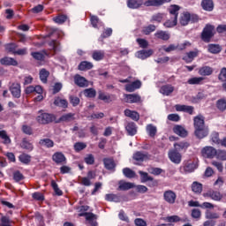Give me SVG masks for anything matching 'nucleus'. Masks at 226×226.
<instances>
[{
    "instance_id": "3",
    "label": "nucleus",
    "mask_w": 226,
    "mask_h": 226,
    "mask_svg": "<svg viewBox=\"0 0 226 226\" xmlns=\"http://www.w3.org/2000/svg\"><path fill=\"white\" fill-rule=\"evenodd\" d=\"M197 16H192L190 12H184L180 15L179 23L181 26H188L190 22H197Z\"/></svg>"
},
{
    "instance_id": "59",
    "label": "nucleus",
    "mask_w": 226,
    "mask_h": 226,
    "mask_svg": "<svg viewBox=\"0 0 226 226\" xmlns=\"http://www.w3.org/2000/svg\"><path fill=\"white\" fill-rule=\"evenodd\" d=\"M215 158H217V160L225 161L226 160V151L225 150H217Z\"/></svg>"
},
{
    "instance_id": "32",
    "label": "nucleus",
    "mask_w": 226,
    "mask_h": 226,
    "mask_svg": "<svg viewBox=\"0 0 226 226\" xmlns=\"http://www.w3.org/2000/svg\"><path fill=\"white\" fill-rule=\"evenodd\" d=\"M92 68L93 63L87 61L81 62L78 66V70H79L80 72H86V70H91Z\"/></svg>"
},
{
    "instance_id": "22",
    "label": "nucleus",
    "mask_w": 226,
    "mask_h": 226,
    "mask_svg": "<svg viewBox=\"0 0 226 226\" xmlns=\"http://www.w3.org/2000/svg\"><path fill=\"white\" fill-rule=\"evenodd\" d=\"M154 51H153V49H142L139 50L136 53V56L139 59H147V57H151V55L154 54Z\"/></svg>"
},
{
    "instance_id": "57",
    "label": "nucleus",
    "mask_w": 226,
    "mask_h": 226,
    "mask_svg": "<svg viewBox=\"0 0 226 226\" xmlns=\"http://www.w3.org/2000/svg\"><path fill=\"white\" fill-rule=\"evenodd\" d=\"M162 20H163V14L156 13L152 16L150 22H162Z\"/></svg>"
},
{
    "instance_id": "38",
    "label": "nucleus",
    "mask_w": 226,
    "mask_h": 226,
    "mask_svg": "<svg viewBox=\"0 0 226 226\" xmlns=\"http://www.w3.org/2000/svg\"><path fill=\"white\" fill-rule=\"evenodd\" d=\"M208 52L211 54H220V52H222V47L218 44H209Z\"/></svg>"
},
{
    "instance_id": "1",
    "label": "nucleus",
    "mask_w": 226,
    "mask_h": 226,
    "mask_svg": "<svg viewBox=\"0 0 226 226\" xmlns=\"http://www.w3.org/2000/svg\"><path fill=\"white\" fill-rule=\"evenodd\" d=\"M179 10H181L179 5H170L169 7L170 19L164 22L163 26L165 27H174V26H177V15H179Z\"/></svg>"
},
{
    "instance_id": "17",
    "label": "nucleus",
    "mask_w": 226,
    "mask_h": 226,
    "mask_svg": "<svg viewBox=\"0 0 226 226\" xmlns=\"http://www.w3.org/2000/svg\"><path fill=\"white\" fill-rule=\"evenodd\" d=\"M199 56L198 49H195L193 51H189L185 53V55L183 56V60L185 61V63H192L195 57Z\"/></svg>"
},
{
    "instance_id": "46",
    "label": "nucleus",
    "mask_w": 226,
    "mask_h": 226,
    "mask_svg": "<svg viewBox=\"0 0 226 226\" xmlns=\"http://www.w3.org/2000/svg\"><path fill=\"white\" fill-rule=\"evenodd\" d=\"M139 176H141V183H147V181H153V177L149 176L147 172L139 171Z\"/></svg>"
},
{
    "instance_id": "36",
    "label": "nucleus",
    "mask_w": 226,
    "mask_h": 226,
    "mask_svg": "<svg viewBox=\"0 0 226 226\" xmlns=\"http://www.w3.org/2000/svg\"><path fill=\"white\" fill-rule=\"evenodd\" d=\"M205 218H207V220H218V218H220V214L207 210L205 213Z\"/></svg>"
},
{
    "instance_id": "21",
    "label": "nucleus",
    "mask_w": 226,
    "mask_h": 226,
    "mask_svg": "<svg viewBox=\"0 0 226 226\" xmlns=\"http://www.w3.org/2000/svg\"><path fill=\"white\" fill-rule=\"evenodd\" d=\"M190 147V143L186 141H180L174 143V150L175 151H186Z\"/></svg>"
},
{
    "instance_id": "23",
    "label": "nucleus",
    "mask_w": 226,
    "mask_h": 226,
    "mask_svg": "<svg viewBox=\"0 0 226 226\" xmlns=\"http://www.w3.org/2000/svg\"><path fill=\"white\" fill-rule=\"evenodd\" d=\"M160 93L164 96H170L174 93V87L172 85H164L160 88Z\"/></svg>"
},
{
    "instance_id": "56",
    "label": "nucleus",
    "mask_w": 226,
    "mask_h": 226,
    "mask_svg": "<svg viewBox=\"0 0 226 226\" xmlns=\"http://www.w3.org/2000/svg\"><path fill=\"white\" fill-rule=\"evenodd\" d=\"M31 56L34 57V59H36L37 61H43L45 58V55L41 52H32Z\"/></svg>"
},
{
    "instance_id": "16",
    "label": "nucleus",
    "mask_w": 226,
    "mask_h": 226,
    "mask_svg": "<svg viewBox=\"0 0 226 226\" xmlns=\"http://www.w3.org/2000/svg\"><path fill=\"white\" fill-rule=\"evenodd\" d=\"M154 36L157 40H162L163 41H169V40H170V34L163 30L157 31Z\"/></svg>"
},
{
    "instance_id": "29",
    "label": "nucleus",
    "mask_w": 226,
    "mask_h": 226,
    "mask_svg": "<svg viewBox=\"0 0 226 226\" xmlns=\"http://www.w3.org/2000/svg\"><path fill=\"white\" fill-rule=\"evenodd\" d=\"M133 160L136 162H146V160H149V155L146 153L137 152L133 155Z\"/></svg>"
},
{
    "instance_id": "18",
    "label": "nucleus",
    "mask_w": 226,
    "mask_h": 226,
    "mask_svg": "<svg viewBox=\"0 0 226 226\" xmlns=\"http://www.w3.org/2000/svg\"><path fill=\"white\" fill-rule=\"evenodd\" d=\"M135 187V184L130 182H124L120 180L118 182V190L122 192H126V190H132V188Z\"/></svg>"
},
{
    "instance_id": "50",
    "label": "nucleus",
    "mask_w": 226,
    "mask_h": 226,
    "mask_svg": "<svg viewBox=\"0 0 226 226\" xmlns=\"http://www.w3.org/2000/svg\"><path fill=\"white\" fill-rule=\"evenodd\" d=\"M192 188V192H194V193H201L202 192V184H199L198 182H193Z\"/></svg>"
},
{
    "instance_id": "62",
    "label": "nucleus",
    "mask_w": 226,
    "mask_h": 226,
    "mask_svg": "<svg viewBox=\"0 0 226 226\" xmlns=\"http://www.w3.org/2000/svg\"><path fill=\"white\" fill-rule=\"evenodd\" d=\"M19 161L21 162V163H29V162H31V156L26 154H20L19 155Z\"/></svg>"
},
{
    "instance_id": "53",
    "label": "nucleus",
    "mask_w": 226,
    "mask_h": 226,
    "mask_svg": "<svg viewBox=\"0 0 226 226\" xmlns=\"http://www.w3.org/2000/svg\"><path fill=\"white\" fill-rule=\"evenodd\" d=\"M105 199L109 202H119V196L116 194H106Z\"/></svg>"
},
{
    "instance_id": "14",
    "label": "nucleus",
    "mask_w": 226,
    "mask_h": 226,
    "mask_svg": "<svg viewBox=\"0 0 226 226\" xmlns=\"http://www.w3.org/2000/svg\"><path fill=\"white\" fill-rule=\"evenodd\" d=\"M127 6L131 10H139L144 6V0H128Z\"/></svg>"
},
{
    "instance_id": "2",
    "label": "nucleus",
    "mask_w": 226,
    "mask_h": 226,
    "mask_svg": "<svg viewBox=\"0 0 226 226\" xmlns=\"http://www.w3.org/2000/svg\"><path fill=\"white\" fill-rule=\"evenodd\" d=\"M215 36V26L207 25L201 34L203 41H209Z\"/></svg>"
},
{
    "instance_id": "43",
    "label": "nucleus",
    "mask_w": 226,
    "mask_h": 226,
    "mask_svg": "<svg viewBox=\"0 0 226 226\" xmlns=\"http://www.w3.org/2000/svg\"><path fill=\"white\" fill-rule=\"evenodd\" d=\"M49 75H50L49 71H47L45 69L41 70L40 79L43 84H47V79H49Z\"/></svg>"
},
{
    "instance_id": "30",
    "label": "nucleus",
    "mask_w": 226,
    "mask_h": 226,
    "mask_svg": "<svg viewBox=\"0 0 226 226\" xmlns=\"http://www.w3.org/2000/svg\"><path fill=\"white\" fill-rule=\"evenodd\" d=\"M124 116H126V117H130L133 121H139V119L140 118V116L139 115V113H137V111H132L131 109H125Z\"/></svg>"
},
{
    "instance_id": "58",
    "label": "nucleus",
    "mask_w": 226,
    "mask_h": 226,
    "mask_svg": "<svg viewBox=\"0 0 226 226\" xmlns=\"http://www.w3.org/2000/svg\"><path fill=\"white\" fill-rule=\"evenodd\" d=\"M70 103H72V107H77L80 103V99L75 95H71L69 97Z\"/></svg>"
},
{
    "instance_id": "52",
    "label": "nucleus",
    "mask_w": 226,
    "mask_h": 226,
    "mask_svg": "<svg viewBox=\"0 0 226 226\" xmlns=\"http://www.w3.org/2000/svg\"><path fill=\"white\" fill-rule=\"evenodd\" d=\"M87 147V145L84 142H77L74 144V150L79 153V151H83V149H86Z\"/></svg>"
},
{
    "instance_id": "31",
    "label": "nucleus",
    "mask_w": 226,
    "mask_h": 226,
    "mask_svg": "<svg viewBox=\"0 0 226 226\" xmlns=\"http://www.w3.org/2000/svg\"><path fill=\"white\" fill-rule=\"evenodd\" d=\"M174 133H176L177 135H179V137H186V135H188V132H186L185 129H184L183 126L181 125H176L173 128Z\"/></svg>"
},
{
    "instance_id": "4",
    "label": "nucleus",
    "mask_w": 226,
    "mask_h": 226,
    "mask_svg": "<svg viewBox=\"0 0 226 226\" xmlns=\"http://www.w3.org/2000/svg\"><path fill=\"white\" fill-rule=\"evenodd\" d=\"M168 157L170 158V162H172V163H175V165H179L183 160V155L181 153L175 149H171L168 152Z\"/></svg>"
},
{
    "instance_id": "13",
    "label": "nucleus",
    "mask_w": 226,
    "mask_h": 226,
    "mask_svg": "<svg viewBox=\"0 0 226 226\" xmlns=\"http://www.w3.org/2000/svg\"><path fill=\"white\" fill-rule=\"evenodd\" d=\"M79 216H86V220H87L90 226L98 225V222H96V215L93 213H81L79 214Z\"/></svg>"
},
{
    "instance_id": "27",
    "label": "nucleus",
    "mask_w": 226,
    "mask_h": 226,
    "mask_svg": "<svg viewBox=\"0 0 226 226\" xmlns=\"http://www.w3.org/2000/svg\"><path fill=\"white\" fill-rule=\"evenodd\" d=\"M193 121L195 130L206 127V125L204 124V117H202V115L195 117Z\"/></svg>"
},
{
    "instance_id": "11",
    "label": "nucleus",
    "mask_w": 226,
    "mask_h": 226,
    "mask_svg": "<svg viewBox=\"0 0 226 226\" xmlns=\"http://www.w3.org/2000/svg\"><path fill=\"white\" fill-rule=\"evenodd\" d=\"M9 89L13 98H20L22 90L20 89L19 83H12Z\"/></svg>"
},
{
    "instance_id": "24",
    "label": "nucleus",
    "mask_w": 226,
    "mask_h": 226,
    "mask_svg": "<svg viewBox=\"0 0 226 226\" xmlns=\"http://www.w3.org/2000/svg\"><path fill=\"white\" fill-rule=\"evenodd\" d=\"M0 63L1 64H4L5 66H17L19 64V62H17V60L9 56H5L0 59Z\"/></svg>"
},
{
    "instance_id": "25",
    "label": "nucleus",
    "mask_w": 226,
    "mask_h": 226,
    "mask_svg": "<svg viewBox=\"0 0 226 226\" xmlns=\"http://www.w3.org/2000/svg\"><path fill=\"white\" fill-rule=\"evenodd\" d=\"M213 67L205 65L202 66L199 69V73L202 76V77H209V75H213Z\"/></svg>"
},
{
    "instance_id": "34",
    "label": "nucleus",
    "mask_w": 226,
    "mask_h": 226,
    "mask_svg": "<svg viewBox=\"0 0 226 226\" xmlns=\"http://www.w3.org/2000/svg\"><path fill=\"white\" fill-rule=\"evenodd\" d=\"M160 51L164 50V52H174V50H179L178 44H170L168 47L163 45L160 48Z\"/></svg>"
},
{
    "instance_id": "7",
    "label": "nucleus",
    "mask_w": 226,
    "mask_h": 226,
    "mask_svg": "<svg viewBox=\"0 0 226 226\" xmlns=\"http://www.w3.org/2000/svg\"><path fill=\"white\" fill-rule=\"evenodd\" d=\"M217 150L213 147H205L201 150V154L204 158L213 159L216 156Z\"/></svg>"
},
{
    "instance_id": "41",
    "label": "nucleus",
    "mask_w": 226,
    "mask_h": 226,
    "mask_svg": "<svg viewBox=\"0 0 226 226\" xmlns=\"http://www.w3.org/2000/svg\"><path fill=\"white\" fill-rule=\"evenodd\" d=\"M54 104L56 105V107H62L63 109H66V107H68V101L61 98H56L54 101Z\"/></svg>"
},
{
    "instance_id": "8",
    "label": "nucleus",
    "mask_w": 226,
    "mask_h": 226,
    "mask_svg": "<svg viewBox=\"0 0 226 226\" xmlns=\"http://www.w3.org/2000/svg\"><path fill=\"white\" fill-rule=\"evenodd\" d=\"M177 198V195H176V192L172 190L165 191L163 193V199L165 202H168V204H176Z\"/></svg>"
},
{
    "instance_id": "33",
    "label": "nucleus",
    "mask_w": 226,
    "mask_h": 226,
    "mask_svg": "<svg viewBox=\"0 0 226 226\" xmlns=\"http://www.w3.org/2000/svg\"><path fill=\"white\" fill-rule=\"evenodd\" d=\"M146 130L149 137H154L158 132V129L156 128V126L153 125V124H147Z\"/></svg>"
},
{
    "instance_id": "64",
    "label": "nucleus",
    "mask_w": 226,
    "mask_h": 226,
    "mask_svg": "<svg viewBox=\"0 0 226 226\" xmlns=\"http://www.w3.org/2000/svg\"><path fill=\"white\" fill-rule=\"evenodd\" d=\"M13 223L11 220H10L7 216H3L1 218V226H10Z\"/></svg>"
},
{
    "instance_id": "26",
    "label": "nucleus",
    "mask_w": 226,
    "mask_h": 226,
    "mask_svg": "<svg viewBox=\"0 0 226 226\" xmlns=\"http://www.w3.org/2000/svg\"><path fill=\"white\" fill-rule=\"evenodd\" d=\"M177 112H187L188 114H193V107L192 106H186V105H180L177 104L175 106Z\"/></svg>"
},
{
    "instance_id": "9",
    "label": "nucleus",
    "mask_w": 226,
    "mask_h": 226,
    "mask_svg": "<svg viewBox=\"0 0 226 226\" xmlns=\"http://www.w3.org/2000/svg\"><path fill=\"white\" fill-rule=\"evenodd\" d=\"M52 160L57 165H64V163H66V156H64V154L62 152H56L52 155Z\"/></svg>"
},
{
    "instance_id": "42",
    "label": "nucleus",
    "mask_w": 226,
    "mask_h": 226,
    "mask_svg": "<svg viewBox=\"0 0 226 226\" xmlns=\"http://www.w3.org/2000/svg\"><path fill=\"white\" fill-rule=\"evenodd\" d=\"M39 144L44 147H54V141L50 139H41Z\"/></svg>"
},
{
    "instance_id": "15",
    "label": "nucleus",
    "mask_w": 226,
    "mask_h": 226,
    "mask_svg": "<svg viewBox=\"0 0 226 226\" xmlns=\"http://www.w3.org/2000/svg\"><path fill=\"white\" fill-rule=\"evenodd\" d=\"M74 84L79 86V87H87V86H89L87 79L79 74L74 77Z\"/></svg>"
},
{
    "instance_id": "61",
    "label": "nucleus",
    "mask_w": 226,
    "mask_h": 226,
    "mask_svg": "<svg viewBox=\"0 0 226 226\" xmlns=\"http://www.w3.org/2000/svg\"><path fill=\"white\" fill-rule=\"evenodd\" d=\"M218 79L221 80V82H226V68L225 67L221 69L220 73L218 75Z\"/></svg>"
},
{
    "instance_id": "19",
    "label": "nucleus",
    "mask_w": 226,
    "mask_h": 226,
    "mask_svg": "<svg viewBox=\"0 0 226 226\" xmlns=\"http://www.w3.org/2000/svg\"><path fill=\"white\" fill-rule=\"evenodd\" d=\"M137 124L133 122H129L125 125V130L131 137H133V135H137Z\"/></svg>"
},
{
    "instance_id": "45",
    "label": "nucleus",
    "mask_w": 226,
    "mask_h": 226,
    "mask_svg": "<svg viewBox=\"0 0 226 226\" xmlns=\"http://www.w3.org/2000/svg\"><path fill=\"white\" fill-rule=\"evenodd\" d=\"M123 174L125 176V177H128L129 179H132L137 176L135 174V171L132 170L130 168H125L123 170Z\"/></svg>"
},
{
    "instance_id": "20",
    "label": "nucleus",
    "mask_w": 226,
    "mask_h": 226,
    "mask_svg": "<svg viewBox=\"0 0 226 226\" xmlns=\"http://www.w3.org/2000/svg\"><path fill=\"white\" fill-rule=\"evenodd\" d=\"M194 133L198 139H204L205 137H207V135H209V129L207 127L195 129Z\"/></svg>"
},
{
    "instance_id": "35",
    "label": "nucleus",
    "mask_w": 226,
    "mask_h": 226,
    "mask_svg": "<svg viewBox=\"0 0 226 226\" xmlns=\"http://www.w3.org/2000/svg\"><path fill=\"white\" fill-rule=\"evenodd\" d=\"M143 6H146L147 8H148L149 6H162V1L160 0H146L144 2L143 0Z\"/></svg>"
},
{
    "instance_id": "5",
    "label": "nucleus",
    "mask_w": 226,
    "mask_h": 226,
    "mask_svg": "<svg viewBox=\"0 0 226 226\" xmlns=\"http://www.w3.org/2000/svg\"><path fill=\"white\" fill-rule=\"evenodd\" d=\"M197 169V163L195 162H185L183 166L180 167L181 174H192V172H195Z\"/></svg>"
},
{
    "instance_id": "39",
    "label": "nucleus",
    "mask_w": 226,
    "mask_h": 226,
    "mask_svg": "<svg viewBox=\"0 0 226 226\" xmlns=\"http://www.w3.org/2000/svg\"><path fill=\"white\" fill-rule=\"evenodd\" d=\"M104 167L108 170H112V169H116V162H114L113 159H104Z\"/></svg>"
},
{
    "instance_id": "10",
    "label": "nucleus",
    "mask_w": 226,
    "mask_h": 226,
    "mask_svg": "<svg viewBox=\"0 0 226 226\" xmlns=\"http://www.w3.org/2000/svg\"><path fill=\"white\" fill-rule=\"evenodd\" d=\"M124 96L126 103H140L142 102L140 95L137 94H125Z\"/></svg>"
},
{
    "instance_id": "48",
    "label": "nucleus",
    "mask_w": 226,
    "mask_h": 226,
    "mask_svg": "<svg viewBox=\"0 0 226 226\" xmlns=\"http://www.w3.org/2000/svg\"><path fill=\"white\" fill-rule=\"evenodd\" d=\"M206 96L207 95H206V94H204V92H200L195 96L192 97V102L199 103V102H200V100H205Z\"/></svg>"
},
{
    "instance_id": "28",
    "label": "nucleus",
    "mask_w": 226,
    "mask_h": 226,
    "mask_svg": "<svg viewBox=\"0 0 226 226\" xmlns=\"http://www.w3.org/2000/svg\"><path fill=\"white\" fill-rule=\"evenodd\" d=\"M201 6L206 11H213L215 4H213V0H203L201 2Z\"/></svg>"
},
{
    "instance_id": "63",
    "label": "nucleus",
    "mask_w": 226,
    "mask_h": 226,
    "mask_svg": "<svg viewBox=\"0 0 226 226\" xmlns=\"http://www.w3.org/2000/svg\"><path fill=\"white\" fill-rule=\"evenodd\" d=\"M217 109L222 111L226 110V101L224 99L217 101Z\"/></svg>"
},
{
    "instance_id": "40",
    "label": "nucleus",
    "mask_w": 226,
    "mask_h": 226,
    "mask_svg": "<svg viewBox=\"0 0 226 226\" xmlns=\"http://www.w3.org/2000/svg\"><path fill=\"white\" fill-rule=\"evenodd\" d=\"M75 119V114L72 113H67L65 115H63L60 117V121H63L64 123H70L71 121H73Z\"/></svg>"
},
{
    "instance_id": "12",
    "label": "nucleus",
    "mask_w": 226,
    "mask_h": 226,
    "mask_svg": "<svg viewBox=\"0 0 226 226\" xmlns=\"http://www.w3.org/2000/svg\"><path fill=\"white\" fill-rule=\"evenodd\" d=\"M140 87H142V82L138 79L125 85V91H127V93H133V91H137V89H140Z\"/></svg>"
},
{
    "instance_id": "51",
    "label": "nucleus",
    "mask_w": 226,
    "mask_h": 226,
    "mask_svg": "<svg viewBox=\"0 0 226 226\" xmlns=\"http://www.w3.org/2000/svg\"><path fill=\"white\" fill-rule=\"evenodd\" d=\"M154 31H156V26L154 25H148L147 26H145L142 30L144 34H151V33H154Z\"/></svg>"
},
{
    "instance_id": "54",
    "label": "nucleus",
    "mask_w": 226,
    "mask_h": 226,
    "mask_svg": "<svg viewBox=\"0 0 226 226\" xmlns=\"http://www.w3.org/2000/svg\"><path fill=\"white\" fill-rule=\"evenodd\" d=\"M211 140L212 142H214V144L220 145V143L222 142V140L220 139V134H218V132H212Z\"/></svg>"
},
{
    "instance_id": "44",
    "label": "nucleus",
    "mask_w": 226,
    "mask_h": 226,
    "mask_svg": "<svg viewBox=\"0 0 226 226\" xmlns=\"http://www.w3.org/2000/svg\"><path fill=\"white\" fill-rule=\"evenodd\" d=\"M83 94L87 98H94L96 96V90L94 88H87L84 90Z\"/></svg>"
},
{
    "instance_id": "55",
    "label": "nucleus",
    "mask_w": 226,
    "mask_h": 226,
    "mask_svg": "<svg viewBox=\"0 0 226 226\" xmlns=\"http://www.w3.org/2000/svg\"><path fill=\"white\" fill-rule=\"evenodd\" d=\"M21 147L26 149V151H33V144L27 140H23L21 143Z\"/></svg>"
},
{
    "instance_id": "60",
    "label": "nucleus",
    "mask_w": 226,
    "mask_h": 226,
    "mask_svg": "<svg viewBox=\"0 0 226 226\" xmlns=\"http://www.w3.org/2000/svg\"><path fill=\"white\" fill-rule=\"evenodd\" d=\"M0 139H3L4 143L10 144L11 142V139H10V137H8V134L4 131H0Z\"/></svg>"
},
{
    "instance_id": "6",
    "label": "nucleus",
    "mask_w": 226,
    "mask_h": 226,
    "mask_svg": "<svg viewBox=\"0 0 226 226\" xmlns=\"http://www.w3.org/2000/svg\"><path fill=\"white\" fill-rule=\"evenodd\" d=\"M36 119L40 124H49V123H52V121H54V116L49 113H41Z\"/></svg>"
},
{
    "instance_id": "49",
    "label": "nucleus",
    "mask_w": 226,
    "mask_h": 226,
    "mask_svg": "<svg viewBox=\"0 0 226 226\" xmlns=\"http://www.w3.org/2000/svg\"><path fill=\"white\" fill-rule=\"evenodd\" d=\"M208 197H211L213 200H222V194L219 192L213 191L207 193Z\"/></svg>"
},
{
    "instance_id": "37",
    "label": "nucleus",
    "mask_w": 226,
    "mask_h": 226,
    "mask_svg": "<svg viewBox=\"0 0 226 226\" xmlns=\"http://www.w3.org/2000/svg\"><path fill=\"white\" fill-rule=\"evenodd\" d=\"M92 57L94 61H102L105 57V52L102 50H95L92 54Z\"/></svg>"
},
{
    "instance_id": "47",
    "label": "nucleus",
    "mask_w": 226,
    "mask_h": 226,
    "mask_svg": "<svg viewBox=\"0 0 226 226\" xmlns=\"http://www.w3.org/2000/svg\"><path fill=\"white\" fill-rule=\"evenodd\" d=\"M202 80H204V78L202 77H194V78L189 79L187 83L190 84L191 86L199 85L202 82Z\"/></svg>"
}]
</instances>
